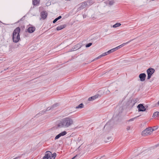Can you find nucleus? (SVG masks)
Returning <instances> with one entry per match:
<instances>
[{
  "label": "nucleus",
  "mask_w": 159,
  "mask_h": 159,
  "mask_svg": "<svg viewBox=\"0 0 159 159\" xmlns=\"http://www.w3.org/2000/svg\"><path fill=\"white\" fill-rule=\"evenodd\" d=\"M59 105V104L57 103H56L54 104V105H53L51 107H48L47 109L45 111H40V112L39 114H40L41 115H42L44 114V112L47 111H48V110H50L51 109L54 108L55 107H56L57 106H58Z\"/></svg>",
  "instance_id": "obj_5"
},
{
  "label": "nucleus",
  "mask_w": 159,
  "mask_h": 159,
  "mask_svg": "<svg viewBox=\"0 0 159 159\" xmlns=\"http://www.w3.org/2000/svg\"><path fill=\"white\" fill-rule=\"evenodd\" d=\"M106 93H107V92H106Z\"/></svg>",
  "instance_id": "obj_41"
},
{
  "label": "nucleus",
  "mask_w": 159,
  "mask_h": 159,
  "mask_svg": "<svg viewBox=\"0 0 159 159\" xmlns=\"http://www.w3.org/2000/svg\"><path fill=\"white\" fill-rule=\"evenodd\" d=\"M73 119L68 117L63 118L58 123L57 126L59 128H69L74 124Z\"/></svg>",
  "instance_id": "obj_1"
},
{
  "label": "nucleus",
  "mask_w": 159,
  "mask_h": 159,
  "mask_svg": "<svg viewBox=\"0 0 159 159\" xmlns=\"http://www.w3.org/2000/svg\"><path fill=\"white\" fill-rule=\"evenodd\" d=\"M20 29L19 27L16 28L13 31L12 35V39L13 42L17 43L20 39Z\"/></svg>",
  "instance_id": "obj_2"
},
{
  "label": "nucleus",
  "mask_w": 159,
  "mask_h": 159,
  "mask_svg": "<svg viewBox=\"0 0 159 159\" xmlns=\"http://www.w3.org/2000/svg\"><path fill=\"white\" fill-rule=\"evenodd\" d=\"M109 52V51H107V52H105L106 55L110 54V52Z\"/></svg>",
  "instance_id": "obj_35"
},
{
  "label": "nucleus",
  "mask_w": 159,
  "mask_h": 159,
  "mask_svg": "<svg viewBox=\"0 0 159 159\" xmlns=\"http://www.w3.org/2000/svg\"><path fill=\"white\" fill-rule=\"evenodd\" d=\"M121 25V24L120 23H117L115 24L112 27L113 28H116L117 27H118L119 26H120Z\"/></svg>",
  "instance_id": "obj_21"
},
{
  "label": "nucleus",
  "mask_w": 159,
  "mask_h": 159,
  "mask_svg": "<svg viewBox=\"0 0 159 159\" xmlns=\"http://www.w3.org/2000/svg\"><path fill=\"white\" fill-rule=\"evenodd\" d=\"M99 96V95L98 94H97L95 95V96H93L92 97H91L90 98H88V100L90 101H92L93 100H94L96 98H98Z\"/></svg>",
  "instance_id": "obj_10"
},
{
  "label": "nucleus",
  "mask_w": 159,
  "mask_h": 159,
  "mask_svg": "<svg viewBox=\"0 0 159 159\" xmlns=\"http://www.w3.org/2000/svg\"><path fill=\"white\" fill-rule=\"evenodd\" d=\"M106 56V54L105 52H104V53H103L101 55V56L102 57H103V56Z\"/></svg>",
  "instance_id": "obj_31"
},
{
  "label": "nucleus",
  "mask_w": 159,
  "mask_h": 159,
  "mask_svg": "<svg viewBox=\"0 0 159 159\" xmlns=\"http://www.w3.org/2000/svg\"><path fill=\"white\" fill-rule=\"evenodd\" d=\"M87 2L88 5H91L94 3V2L92 0L88 1Z\"/></svg>",
  "instance_id": "obj_23"
},
{
  "label": "nucleus",
  "mask_w": 159,
  "mask_h": 159,
  "mask_svg": "<svg viewBox=\"0 0 159 159\" xmlns=\"http://www.w3.org/2000/svg\"><path fill=\"white\" fill-rule=\"evenodd\" d=\"M132 40H130L125 43H123V44H121L120 45L117 47H117V49H118L121 48V47H123L125 45L127 44L128 43H129V42H130Z\"/></svg>",
  "instance_id": "obj_12"
},
{
  "label": "nucleus",
  "mask_w": 159,
  "mask_h": 159,
  "mask_svg": "<svg viewBox=\"0 0 159 159\" xmlns=\"http://www.w3.org/2000/svg\"><path fill=\"white\" fill-rule=\"evenodd\" d=\"M109 52V51H107V52H105L106 55L110 54V52Z\"/></svg>",
  "instance_id": "obj_34"
},
{
  "label": "nucleus",
  "mask_w": 159,
  "mask_h": 159,
  "mask_svg": "<svg viewBox=\"0 0 159 159\" xmlns=\"http://www.w3.org/2000/svg\"><path fill=\"white\" fill-rule=\"evenodd\" d=\"M92 45V43H89L87 44L86 45V48H88V47H90L91 46V45Z\"/></svg>",
  "instance_id": "obj_26"
},
{
  "label": "nucleus",
  "mask_w": 159,
  "mask_h": 159,
  "mask_svg": "<svg viewBox=\"0 0 159 159\" xmlns=\"http://www.w3.org/2000/svg\"><path fill=\"white\" fill-rule=\"evenodd\" d=\"M114 2L113 0L110 1L109 2V5L111 6L113 5L114 3Z\"/></svg>",
  "instance_id": "obj_25"
},
{
  "label": "nucleus",
  "mask_w": 159,
  "mask_h": 159,
  "mask_svg": "<svg viewBox=\"0 0 159 159\" xmlns=\"http://www.w3.org/2000/svg\"><path fill=\"white\" fill-rule=\"evenodd\" d=\"M67 134V132L66 131H63V132H62L61 133H60L59 134L60 137L61 136H63L65 135H66Z\"/></svg>",
  "instance_id": "obj_17"
},
{
  "label": "nucleus",
  "mask_w": 159,
  "mask_h": 159,
  "mask_svg": "<svg viewBox=\"0 0 159 159\" xmlns=\"http://www.w3.org/2000/svg\"><path fill=\"white\" fill-rule=\"evenodd\" d=\"M114 52L115 51H116L117 50H118L117 49V47H116L115 48H113Z\"/></svg>",
  "instance_id": "obj_33"
},
{
  "label": "nucleus",
  "mask_w": 159,
  "mask_h": 159,
  "mask_svg": "<svg viewBox=\"0 0 159 159\" xmlns=\"http://www.w3.org/2000/svg\"><path fill=\"white\" fill-rule=\"evenodd\" d=\"M115 117H116V116L115 115V114H114V116H113V117L115 118Z\"/></svg>",
  "instance_id": "obj_38"
},
{
  "label": "nucleus",
  "mask_w": 159,
  "mask_h": 159,
  "mask_svg": "<svg viewBox=\"0 0 159 159\" xmlns=\"http://www.w3.org/2000/svg\"><path fill=\"white\" fill-rule=\"evenodd\" d=\"M82 46L81 43H78L74 46V48H73V50H76L80 48Z\"/></svg>",
  "instance_id": "obj_11"
},
{
  "label": "nucleus",
  "mask_w": 159,
  "mask_h": 159,
  "mask_svg": "<svg viewBox=\"0 0 159 159\" xmlns=\"http://www.w3.org/2000/svg\"><path fill=\"white\" fill-rule=\"evenodd\" d=\"M51 152L49 151H48L46 152L44 157H47L48 159L49 158H50V156H51Z\"/></svg>",
  "instance_id": "obj_13"
},
{
  "label": "nucleus",
  "mask_w": 159,
  "mask_h": 159,
  "mask_svg": "<svg viewBox=\"0 0 159 159\" xmlns=\"http://www.w3.org/2000/svg\"><path fill=\"white\" fill-rule=\"evenodd\" d=\"M146 76V74L144 73H141L139 75V77L141 81H144L145 80Z\"/></svg>",
  "instance_id": "obj_7"
},
{
  "label": "nucleus",
  "mask_w": 159,
  "mask_h": 159,
  "mask_svg": "<svg viewBox=\"0 0 159 159\" xmlns=\"http://www.w3.org/2000/svg\"><path fill=\"white\" fill-rule=\"evenodd\" d=\"M43 159H48V158L47 157H45L44 156L43 157Z\"/></svg>",
  "instance_id": "obj_36"
},
{
  "label": "nucleus",
  "mask_w": 159,
  "mask_h": 159,
  "mask_svg": "<svg viewBox=\"0 0 159 159\" xmlns=\"http://www.w3.org/2000/svg\"><path fill=\"white\" fill-rule=\"evenodd\" d=\"M112 139V138L111 137H108L106 139H105V141L106 142H108L111 141Z\"/></svg>",
  "instance_id": "obj_22"
},
{
  "label": "nucleus",
  "mask_w": 159,
  "mask_h": 159,
  "mask_svg": "<svg viewBox=\"0 0 159 159\" xmlns=\"http://www.w3.org/2000/svg\"><path fill=\"white\" fill-rule=\"evenodd\" d=\"M76 156L74 157H73L71 159H74L75 158V157H76Z\"/></svg>",
  "instance_id": "obj_37"
},
{
  "label": "nucleus",
  "mask_w": 159,
  "mask_h": 159,
  "mask_svg": "<svg viewBox=\"0 0 159 159\" xmlns=\"http://www.w3.org/2000/svg\"><path fill=\"white\" fill-rule=\"evenodd\" d=\"M39 0H33V4L34 5H36L39 3Z\"/></svg>",
  "instance_id": "obj_16"
},
{
  "label": "nucleus",
  "mask_w": 159,
  "mask_h": 159,
  "mask_svg": "<svg viewBox=\"0 0 159 159\" xmlns=\"http://www.w3.org/2000/svg\"><path fill=\"white\" fill-rule=\"evenodd\" d=\"M137 107L138 108V111H144L146 110L145 107L142 104H140L138 105Z\"/></svg>",
  "instance_id": "obj_6"
},
{
  "label": "nucleus",
  "mask_w": 159,
  "mask_h": 159,
  "mask_svg": "<svg viewBox=\"0 0 159 159\" xmlns=\"http://www.w3.org/2000/svg\"><path fill=\"white\" fill-rule=\"evenodd\" d=\"M134 119H135L134 118H131V119L129 120H128V121L130 122V121H133L134 120Z\"/></svg>",
  "instance_id": "obj_30"
},
{
  "label": "nucleus",
  "mask_w": 159,
  "mask_h": 159,
  "mask_svg": "<svg viewBox=\"0 0 159 159\" xmlns=\"http://www.w3.org/2000/svg\"><path fill=\"white\" fill-rule=\"evenodd\" d=\"M60 137L59 135V134L57 135L55 138V139L57 140L60 138Z\"/></svg>",
  "instance_id": "obj_27"
},
{
  "label": "nucleus",
  "mask_w": 159,
  "mask_h": 159,
  "mask_svg": "<svg viewBox=\"0 0 159 159\" xmlns=\"http://www.w3.org/2000/svg\"><path fill=\"white\" fill-rule=\"evenodd\" d=\"M158 105H159V101L158 102Z\"/></svg>",
  "instance_id": "obj_39"
},
{
  "label": "nucleus",
  "mask_w": 159,
  "mask_h": 159,
  "mask_svg": "<svg viewBox=\"0 0 159 159\" xmlns=\"http://www.w3.org/2000/svg\"><path fill=\"white\" fill-rule=\"evenodd\" d=\"M22 18H21V19H20V20H22Z\"/></svg>",
  "instance_id": "obj_40"
},
{
  "label": "nucleus",
  "mask_w": 159,
  "mask_h": 159,
  "mask_svg": "<svg viewBox=\"0 0 159 159\" xmlns=\"http://www.w3.org/2000/svg\"><path fill=\"white\" fill-rule=\"evenodd\" d=\"M109 52H110V54L111 53H112V52H114V51L113 48L111 49V50H109Z\"/></svg>",
  "instance_id": "obj_29"
},
{
  "label": "nucleus",
  "mask_w": 159,
  "mask_h": 159,
  "mask_svg": "<svg viewBox=\"0 0 159 159\" xmlns=\"http://www.w3.org/2000/svg\"><path fill=\"white\" fill-rule=\"evenodd\" d=\"M47 15L45 11H43L41 13V16L43 19H45L47 17Z\"/></svg>",
  "instance_id": "obj_8"
},
{
  "label": "nucleus",
  "mask_w": 159,
  "mask_h": 159,
  "mask_svg": "<svg viewBox=\"0 0 159 159\" xmlns=\"http://www.w3.org/2000/svg\"><path fill=\"white\" fill-rule=\"evenodd\" d=\"M87 5H88V4L87 2H84L81 3L80 8L81 9H83Z\"/></svg>",
  "instance_id": "obj_14"
},
{
  "label": "nucleus",
  "mask_w": 159,
  "mask_h": 159,
  "mask_svg": "<svg viewBox=\"0 0 159 159\" xmlns=\"http://www.w3.org/2000/svg\"><path fill=\"white\" fill-rule=\"evenodd\" d=\"M159 116V112L156 111L154 113L152 117H157Z\"/></svg>",
  "instance_id": "obj_19"
},
{
  "label": "nucleus",
  "mask_w": 159,
  "mask_h": 159,
  "mask_svg": "<svg viewBox=\"0 0 159 159\" xmlns=\"http://www.w3.org/2000/svg\"><path fill=\"white\" fill-rule=\"evenodd\" d=\"M154 130L151 128H148L143 130L141 134L142 136H145L150 135Z\"/></svg>",
  "instance_id": "obj_3"
},
{
  "label": "nucleus",
  "mask_w": 159,
  "mask_h": 159,
  "mask_svg": "<svg viewBox=\"0 0 159 159\" xmlns=\"http://www.w3.org/2000/svg\"><path fill=\"white\" fill-rule=\"evenodd\" d=\"M66 27V25H63L58 26L57 28V30H59L62 29Z\"/></svg>",
  "instance_id": "obj_15"
},
{
  "label": "nucleus",
  "mask_w": 159,
  "mask_h": 159,
  "mask_svg": "<svg viewBox=\"0 0 159 159\" xmlns=\"http://www.w3.org/2000/svg\"><path fill=\"white\" fill-rule=\"evenodd\" d=\"M61 18V16H59L57 18L55 19L53 21V23H55L58 20L60 19Z\"/></svg>",
  "instance_id": "obj_20"
},
{
  "label": "nucleus",
  "mask_w": 159,
  "mask_h": 159,
  "mask_svg": "<svg viewBox=\"0 0 159 159\" xmlns=\"http://www.w3.org/2000/svg\"><path fill=\"white\" fill-rule=\"evenodd\" d=\"M155 70L152 68H150L148 69L147 70V72L148 74L147 79H149L151 77L152 75L154 73Z\"/></svg>",
  "instance_id": "obj_4"
},
{
  "label": "nucleus",
  "mask_w": 159,
  "mask_h": 159,
  "mask_svg": "<svg viewBox=\"0 0 159 159\" xmlns=\"http://www.w3.org/2000/svg\"><path fill=\"white\" fill-rule=\"evenodd\" d=\"M56 153H54L53 154H51V156H50V159H54L56 156Z\"/></svg>",
  "instance_id": "obj_18"
},
{
  "label": "nucleus",
  "mask_w": 159,
  "mask_h": 159,
  "mask_svg": "<svg viewBox=\"0 0 159 159\" xmlns=\"http://www.w3.org/2000/svg\"><path fill=\"white\" fill-rule=\"evenodd\" d=\"M130 128H131V127H130V126H128L127 127L126 129L127 130H129V129H130Z\"/></svg>",
  "instance_id": "obj_32"
},
{
  "label": "nucleus",
  "mask_w": 159,
  "mask_h": 159,
  "mask_svg": "<svg viewBox=\"0 0 159 159\" xmlns=\"http://www.w3.org/2000/svg\"><path fill=\"white\" fill-rule=\"evenodd\" d=\"M102 57L101 56V55L99 56H98V57H96V58H95L94 60H97V59H98L100 58H101V57Z\"/></svg>",
  "instance_id": "obj_28"
},
{
  "label": "nucleus",
  "mask_w": 159,
  "mask_h": 159,
  "mask_svg": "<svg viewBox=\"0 0 159 159\" xmlns=\"http://www.w3.org/2000/svg\"><path fill=\"white\" fill-rule=\"evenodd\" d=\"M35 30V28L33 27H30L27 29L28 32L29 33H32Z\"/></svg>",
  "instance_id": "obj_9"
},
{
  "label": "nucleus",
  "mask_w": 159,
  "mask_h": 159,
  "mask_svg": "<svg viewBox=\"0 0 159 159\" xmlns=\"http://www.w3.org/2000/svg\"><path fill=\"white\" fill-rule=\"evenodd\" d=\"M84 107V104L83 103H81L79 106L76 107V108H82Z\"/></svg>",
  "instance_id": "obj_24"
}]
</instances>
